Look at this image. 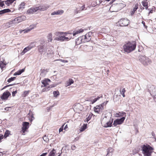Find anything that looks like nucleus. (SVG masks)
<instances>
[{
    "instance_id": "c756f323",
    "label": "nucleus",
    "mask_w": 156,
    "mask_h": 156,
    "mask_svg": "<svg viewBox=\"0 0 156 156\" xmlns=\"http://www.w3.org/2000/svg\"><path fill=\"white\" fill-rule=\"evenodd\" d=\"M126 114V113L125 112H119V113H116L115 115V116L118 117H122Z\"/></svg>"
},
{
    "instance_id": "f257e3e1",
    "label": "nucleus",
    "mask_w": 156,
    "mask_h": 156,
    "mask_svg": "<svg viewBox=\"0 0 156 156\" xmlns=\"http://www.w3.org/2000/svg\"><path fill=\"white\" fill-rule=\"evenodd\" d=\"M136 47V42L135 41H129L123 46V48L125 52L129 53L134 50Z\"/></svg>"
},
{
    "instance_id": "79ce46f5",
    "label": "nucleus",
    "mask_w": 156,
    "mask_h": 156,
    "mask_svg": "<svg viewBox=\"0 0 156 156\" xmlns=\"http://www.w3.org/2000/svg\"><path fill=\"white\" fill-rule=\"evenodd\" d=\"M53 94L55 97H57L59 94V92L58 91H54Z\"/></svg>"
},
{
    "instance_id": "bf43d9fd",
    "label": "nucleus",
    "mask_w": 156,
    "mask_h": 156,
    "mask_svg": "<svg viewBox=\"0 0 156 156\" xmlns=\"http://www.w3.org/2000/svg\"><path fill=\"white\" fill-rule=\"evenodd\" d=\"M4 9L5 13H6V12H10L11 11V10L9 9Z\"/></svg>"
},
{
    "instance_id": "603ef678",
    "label": "nucleus",
    "mask_w": 156,
    "mask_h": 156,
    "mask_svg": "<svg viewBox=\"0 0 156 156\" xmlns=\"http://www.w3.org/2000/svg\"><path fill=\"white\" fill-rule=\"evenodd\" d=\"M66 124V123H64V125H63L61 127L59 128V132H60L62 131L63 130V127L64 126V125H65V124Z\"/></svg>"
},
{
    "instance_id": "393cba45",
    "label": "nucleus",
    "mask_w": 156,
    "mask_h": 156,
    "mask_svg": "<svg viewBox=\"0 0 156 156\" xmlns=\"http://www.w3.org/2000/svg\"><path fill=\"white\" fill-rule=\"evenodd\" d=\"M142 4L144 7H145V8L146 9H147L148 8V2H147V0H145L143 1L142 2Z\"/></svg>"
},
{
    "instance_id": "13d9d810",
    "label": "nucleus",
    "mask_w": 156,
    "mask_h": 156,
    "mask_svg": "<svg viewBox=\"0 0 156 156\" xmlns=\"http://www.w3.org/2000/svg\"><path fill=\"white\" fill-rule=\"evenodd\" d=\"M102 95L101 94L99 95V96H98L96 98H95L96 99V100H98L100 98H102Z\"/></svg>"
},
{
    "instance_id": "4c0bfd02",
    "label": "nucleus",
    "mask_w": 156,
    "mask_h": 156,
    "mask_svg": "<svg viewBox=\"0 0 156 156\" xmlns=\"http://www.w3.org/2000/svg\"><path fill=\"white\" fill-rule=\"evenodd\" d=\"M52 34L51 33L48 34V41H51L52 40Z\"/></svg>"
},
{
    "instance_id": "6ab92c4d",
    "label": "nucleus",
    "mask_w": 156,
    "mask_h": 156,
    "mask_svg": "<svg viewBox=\"0 0 156 156\" xmlns=\"http://www.w3.org/2000/svg\"><path fill=\"white\" fill-rule=\"evenodd\" d=\"M32 47H31L30 46H28L27 47L25 48L23 51L21 53V54L22 55H24L28 51L30 50L31 49Z\"/></svg>"
},
{
    "instance_id": "b1692460",
    "label": "nucleus",
    "mask_w": 156,
    "mask_h": 156,
    "mask_svg": "<svg viewBox=\"0 0 156 156\" xmlns=\"http://www.w3.org/2000/svg\"><path fill=\"white\" fill-rule=\"evenodd\" d=\"M83 30L80 29V30L76 31H74L73 32V36H74L76 35L77 34H79L80 33H82L83 32ZM68 34H72V33H68Z\"/></svg>"
},
{
    "instance_id": "09e8293b",
    "label": "nucleus",
    "mask_w": 156,
    "mask_h": 156,
    "mask_svg": "<svg viewBox=\"0 0 156 156\" xmlns=\"http://www.w3.org/2000/svg\"><path fill=\"white\" fill-rule=\"evenodd\" d=\"M33 9L34 12H36L37 11L39 10V6L38 7H35V8H33Z\"/></svg>"
},
{
    "instance_id": "a878e982",
    "label": "nucleus",
    "mask_w": 156,
    "mask_h": 156,
    "mask_svg": "<svg viewBox=\"0 0 156 156\" xmlns=\"http://www.w3.org/2000/svg\"><path fill=\"white\" fill-rule=\"evenodd\" d=\"M25 70V68H23L22 69H20L17 72L15 73L14 74V76H16L17 75H20L22 73H23Z\"/></svg>"
},
{
    "instance_id": "2f4dec72",
    "label": "nucleus",
    "mask_w": 156,
    "mask_h": 156,
    "mask_svg": "<svg viewBox=\"0 0 156 156\" xmlns=\"http://www.w3.org/2000/svg\"><path fill=\"white\" fill-rule=\"evenodd\" d=\"M15 0H7L5 2V4L8 6H9L10 4H11Z\"/></svg>"
},
{
    "instance_id": "de8ad7c7",
    "label": "nucleus",
    "mask_w": 156,
    "mask_h": 156,
    "mask_svg": "<svg viewBox=\"0 0 156 156\" xmlns=\"http://www.w3.org/2000/svg\"><path fill=\"white\" fill-rule=\"evenodd\" d=\"M119 6H120L121 8H123L126 6V5L125 4L123 3H120L118 4Z\"/></svg>"
},
{
    "instance_id": "9b49d317",
    "label": "nucleus",
    "mask_w": 156,
    "mask_h": 156,
    "mask_svg": "<svg viewBox=\"0 0 156 156\" xmlns=\"http://www.w3.org/2000/svg\"><path fill=\"white\" fill-rule=\"evenodd\" d=\"M71 38H69L68 37H66L64 35L63 36H59L58 37H56L55 40L58 41H68Z\"/></svg>"
},
{
    "instance_id": "4468645a",
    "label": "nucleus",
    "mask_w": 156,
    "mask_h": 156,
    "mask_svg": "<svg viewBox=\"0 0 156 156\" xmlns=\"http://www.w3.org/2000/svg\"><path fill=\"white\" fill-rule=\"evenodd\" d=\"M36 27V25L35 24H32L30 25L29 27H28L26 29L23 30V31L24 32V33H27L30 31L34 29V28Z\"/></svg>"
},
{
    "instance_id": "aec40b11",
    "label": "nucleus",
    "mask_w": 156,
    "mask_h": 156,
    "mask_svg": "<svg viewBox=\"0 0 156 156\" xmlns=\"http://www.w3.org/2000/svg\"><path fill=\"white\" fill-rule=\"evenodd\" d=\"M4 60H3L2 61H0V67L2 70L3 69H4V68H5V66H6L7 63L5 62H4Z\"/></svg>"
},
{
    "instance_id": "052dcab7",
    "label": "nucleus",
    "mask_w": 156,
    "mask_h": 156,
    "mask_svg": "<svg viewBox=\"0 0 156 156\" xmlns=\"http://www.w3.org/2000/svg\"><path fill=\"white\" fill-rule=\"evenodd\" d=\"M5 13V12L4 9L0 11V15H2Z\"/></svg>"
},
{
    "instance_id": "ea45409f",
    "label": "nucleus",
    "mask_w": 156,
    "mask_h": 156,
    "mask_svg": "<svg viewBox=\"0 0 156 156\" xmlns=\"http://www.w3.org/2000/svg\"><path fill=\"white\" fill-rule=\"evenodd\" d=\"M53 53V51L51 49H47L46 54L47 55Z\"/></svg>"
},
{
    "instance_id": "7c9ffc66",
    "label": "nucleus",
    "mask_w": 156,
    "mask_h": 156,
    "mask_svg": "<svg viewBox=\"0 0 156 156\" xmlns=\"http://www.w3.org/2000/svg\"><path fill=\"white\" fill-rule=\"evenodd\" d=\"M56 153L55 150L53 149L51 151L48 155V156H55V154Z\"/></svg>"
},
{
    "instance_id": "8fccbe9b",
    "label": "nucleus",
    "mask_w": 156,
    "mask_h": 156,
    "mask_svg": "<svg viewBox=\"0 0 156 156\" xmlns=\"http://www.w3.org/2000/svg\"><path fill=\"white\" fill-rule=\"evenodd\" d=\"M57 60L60 61L61 62H64V63H67L68 62V60H64V59H58Z\"/></svg>"
},
{
    "instance_id": "39448f33",
    "label": "nucleus",
    "mask_w": 156,
    "mask_h": 156,
    "mask_svg": "<svg viewBox=\"0 0 156 156\" xmlns=\"http://www.w3.org/2000/svg\"><path fill=\"white\" fill-rule=\"evenodd\" d=\"M129 21L127 18H122L117 23V25L120 26H126L128 25Z\"/></svg>"
},
{
    "instance_id": "0eeeda50",
    "label": "nucleus",
    "mask_w": 156,
    "mask_h": 156,
    "mask_svg": "<svg viewBox=\"0 0 156 156\" xmlns=\"http://www.w3.org/2000/svg\"><path fill=\"white\" fill-rule=\"evenodd\" d=\"M26 19V17L24 16H19L12 20V23H13V24L18 23L23 21L25 20Z\"/></svg>"
},
{
    "instance_id": "72a5a7b5",
    "label": "nucleus",
    "mask_w": 156,
    "mask_h": 156,
    "mask_svg": "<svg viewBox=\"0 0 156 156\" xmlns=\"http://www.w3.org/2000/svg\"><path fill=\"white\" fill-rule=\"evenodd\" d=\"M10 131L9 130H6L5 133L4 135V137L5 138H6L10 134Z\"/></svg>"
},
{
    "instance_id": "3c124183",
    "label": "nucleus",
    "mask_w": 156,
    "mask_h": 156,
    "mask_svg": "<svg viewBox=\"0 0 156 156\" xmlns=\"http://www.w3.org/2000/svg\"><path fill=\"white\" fill-rule=\"evenodd\" d=\"M17 93V90H13V91L12 92V96H13V97L15 96L16 94Z\"/></svg>"
},
{
    "instance_id": "473e14b6",
    "label": "nucleus",
    "mask_w": 156,
    "mask_h": 156,
    "mask_svg": "<svg viewBox=\"0 0 156 156\" xmlns=\"http://www.w3.org/2000/svg\"><path fill=\"white\" fill-rule=\"evenodd\" d=\"M87 128V124H84L83 126L81 127L80 129V131L82 132L85 129H86Z\"/></svg>"
},
{
    "instance_id": "4d7b16f0",
    "label": "nucleus",
    "mask_w": 156,
    "mask_h": 156,
    "mask_svg": "<svg viewBox=\"0 0 156 156\" xmlns=\"http://www.w3.org/2000/svg\"><path fill=\"white\" fill-rule=\"evenodd\" d=\"M97 101V100H96V99L95 98L94 99L91 100V102L92 104H93L96 102Z\"/></svg>"
},
{
    "instance_id": "c03bdc74",
    "label": "nucleus",
    "mask_w": 156,
    "mask_h": 156,
    "mask_svg": "<svg viewBox=\"0 0 156 156\" xmlns=\"http://www.w3.org/2000/svg\"><path fill=\"white\" fill-rule=\"evenodd\" d=\"M54 87V86H51V87L49 86L45 88L42 89V91L43 92L45 91H48L49 90L50 87Z\"/></svg>"
},
{
    "instance_id": "e2e57ef3",
    "label": "nucleus",
    "mask_w": 156,
    "mask_h": 156,
    "mask_svg": "<svg viewBox=\"0 0 156 156\" xmlns=\"http://www.w3.org/2000/svg\"><path fill=\"white\" fill-rule=\"evenodd\" d=\"M142 24H143L144 26L146 28H147V26H146L145 24V23L144 21H142Z\"/></svg>"
},
{
    "instance_id": "37998d69",
    "label": "nucleus",
    "mask_w": 156,
    "mask_h": 156,
    "mask_svg": "<svg viewBox=\"0 0 156 156\" xmlns=\"http://www.w3.org/2000/svg\"><path fill=\"white\" fill-rule=\"evenodd\" d=\"M27 12L30 14H32L34 12L33 8H30L28 9L27 11Z\"/></svg>"
},
{
    "instance_id": "f03ea898",
    "label": "nucleus",
    "mask_w": 156,
    "mask_h": 156,
    "mask_svg": "<svg viewBox=\"0 0 156 156\" xmlns=\"http://www.w3.org/2000/svg\"><path fill=\"white\" fill-rule=\"evenodd\" d=\"M143 153L144 156H151L154 148L148 144L144 145L142 147Z\"/></svg>"
},
{
    "instance_id": "c9c22d12",
    "label": "nucleus",
    "mask_w": 156,
    "mask_h": 156,
    "mask_svg": "<svg viewBox=\"0 0 156 156\" xmlns=\"http://www.w3.org/2000/svg\"><path fill=\"white\" fill-rule=\"evenodd\" d=\"M12 24H13L12 23V20H11L8 22L6 23L5 24V26L7 27H10V25Z\"/></svg>"
},
{
    "instance_id": "49530a36",
    "label": "nucleus",
    "mask_w": 156,
    "mask_h": 156,
    "mask_svg": "<svg viewBox=\"0 0 156 156\" xmlns=\"http://www.w3.org/2000/svg\"><path fill=\"white\" fill-rule=\"evenodd\" d=\"M43 139L44 141H45L46 142H48L49 141V139L47 136L45 135L43 137Z\"/></svg>"
},
{
    "instance_id": "5fc2aeb1",
    "label": "nucleus",
    "mask_w": 156,
    "mask_h": 156,
    "mask_svg": "<svg viewBox=\"0 0 156 156\" xmlns=\"http://www.w3.org/2000/svg\"><path fill=\"white\" fill-rule=\"evenodd\" d=\"M84 8H85V5H83V6H81L80 8H79V9L81 11L82 10H84Z\"/></svg>"
},
{
    "instance_id": "5701e85b",
    "label": "nucleus",
    "mask_w": 156,
    "mask_h": 156,
    "mask_svg": "<svg viewBox=\"0 0 156 156\" xmlns=\"http://www.w3.org/2000/svg\"><path fill=\"white\" fill-rule=\"evenodd\" d=\"M113 149L111 147L108 148L107 150V153L106 156H111L112 154Z\"/></svg>"
},
{
    "instance_id": "412c9836",
    "label": "nucleus",
    "mask_w": 156,
    "mask_h": 156,
    "mask_svg": "<svg viewBox=\"0 0 156 156\" xmlns=\"http://www.w3.org/2000/svg\"><path fill=\"white\" fill-rule=\"evenodd\" d=\"M48 69H41V73L40 74V75L42 77H44L46 74L47 72L48 71Z\"/></svg>"
},
{
    "instance_id": "a211bd4d",
    "label": "nucleus",
    "mask_w": 156,
    "mask_h": 156,
    "mask_svg": "<svg viewBox=\"0 0 156 156\" xmlns=\"http://www.w3.org/2000/svg\"><path fill=\"white\" fill-rule=\"evenodd\" d=\"M64 12V11L62 10H58L56 11H55L51 13V15H61Z\"/></svg>"
},
{
    "instance_id": "f3484780",
    "label": "nucleus",
    "mask_w": 156,
    "mask_h": 156,
    "mask_svg": "<svg viewBox=\"0 0 156 156\" xmlns=\"http://www.w3.org/2000/svg\"><path fill=\"white\" fill-rule=\"evenodd\" d=\"M39 10L44 11L49 8V6L47 5H43L39 6Z\"/></svg>"
},
{
    "instance_id": "2eb2a0df",
    "label": "nucleus",
    "mask_w": 156,
    "mask_h": 156,
    "mask_svg": "<svg viewBox=\"0 0 156 156\" xmlns=\"http://www.w3.org/2000/svg\"><path fill=\"white\" fill-rule=\"evenodd\" d=\"M51 82V80L48 79H46L41 81L42 83L44 85L43 87H46L49 85V83Z\"/></svg>"
},
{
    "instance_id": "a19ab883",
    "label": "nucleus",
    "mask_w": 156,
    "mask_h": 156,
    "mask_svg": "<svg viewBox=\"0 0 156 156\" xmlns=\"http://www.w3.org/2000/svg\"><path fill=\"white\" fill-rule=\"evenodd\" d=\"M74 83V81L72 79H69V81L67 83L68 86H69L71 84L73 83Z\"/></svg>"
},
{
    "instance_id": "ddd939ff",
    "label": "nucleus",
    "mask_w": 156,
    "mask_h": 156,
    "mask_svg": "<svg viewBox=\"0 0 156 156\" xmlns=\"http://www.w3.org/2000/svg\"><path fill=\"white\" fill-rule=\"evenodd\" d=\"M11 95L10 93L8 91L4 92L1 97L2 100H6L9 96Z\"/></svg>"
},
{
    "instance_id": "9d476101",
    "label": "nucleus",
    "mask_w": 156,
    "mask_h": 156,
    "mask_svg": "<svg viewBox=\"0 0 156 156\" xmlns=\"http://www.w3.org/2000/svg\"><path fill=\"white\" fill-rule=\"evenodd\" d=\"M103 105H99L96 106L94 108V111L95 112L100 114L102 112L103 110Z\"/></svg>"
},
{
    "instance_id": "c85d7f7f",
    "label": "nucleus",
    "mask_w": 156,
    "mask_h": 156,
    "mask_svg": "<svg viewBox=\"0 0 156 156\" xmlns=\"http://www.w3.org/2000/svg\"><path fill=\"white\" fill-rule=\"evenodd\" d=\"M138 8V5L136 4L133 10L131 11V15H133L134 13L136 11Z\"/></svg>"
},
{
    "instance_id": "a18cd8bd",
    "label": "nucleus",
    "mask_w": 156,
    "mask_h": 156,
    "mask_svg": "<svg viewBox=\"0 0 156 156\" xmlns=\"http://www.w3.org/2000/svg\"><path fill=\"white\" fill-rule=\"evenodd\" d=\"M16 78V77H12L10 78H9L7 80V81L9 82H10L14 80Z\"/></svg>"
},
{
    "instance_id": "f8f14e48",
    "label": "nucleus",
    "mask_w": 156,
    "mask_h": 156,
    "mask_svg": "<svg viewBox=\"0 0 156 156\" xmlns=\"http://www.w3.org/2000/svg\"><path fill=\"white\" fill-rule=\"evenodd\" d=\"M29 124V123L27 122H23L22 130V131L23 133H24L26 130L28 128Z\"/></svg>"
},
{
    "instance_id": "dca6fc26",
    "label": "nucleus",
    "mask_w": 156,
    "mask_h": 156,
    "mask_svg": "<svg viewBox=\"0 0 156 156\" xmlns=\"http://www.w3.org/2000/svg\"><path fill=\"white\" fill-rule=\"evenodd\" d=\"M113 120V119H112V121H111L110 120L109 121H107V122H106V123H104V125H103L104 127L105 128L111 127L112 126V123Z\"/></svg>"
},
{
    "instance_id": "cd10ccee",
    "label": "nucleus",
    "mask_w": 156,
    "mask_h": 156,
    "mask_svg": "<svg viewBox=\"0 0 156 156\" xmlns=\"http://www.w3.org/2000/svg\"><path fill=\"white\" fill-rule=\"evenodd\" d=\"M108 119L107 118V116H105L101 120V123L102 125H104V123H105L107 122Z\"/></svg>"
},
{
    "instance_id": "1a4fd4ad",
    "label": "nucleus",
    "mask_w": 156,
    "mask_h": 156,
    "mask_svg": "<svg viewBox=\"0 0 156 156\" xmlns=\"http://www.w3.org/2000/svg\"><path fill=\"white\" fill-rule=\"evenodd\" d=\"M125 119V117H122L120 119H118L115 120L114 121L113 125L114 126H116L118 125L122 124L123 122Z\"/></svg>"
},
{
    "instance_id": "6e6d98bb",
    "label": "nucleus",
    "mask_w": 156,
    "mask_h": 156,
    "mask_svg": "<svg viewBox=\"0 0 156 156\" xmlns=\"http://www.w3.org/2000/svg\"><path fill=\"white\" fill-rule=\"evenodd\" d=\"M120 93L121 94H124L125 91V88H123L122 89V90L121 91L120 90Z\"/></svg>"
},
{
    "instance_id": "20e7f679",
    "label": "nucleus",
    "mask_w": 156,
    "mask_h": 156,
    "mask_svg": "<svg viewBox=\"0 0 156 156\" xmlns=\"http://www.w3.org/2000/svg\"><path fill=\"white\" fill-rule=\"evenodd\" d=\"M38 50L41 55H44L46 54V52H47V49L46 46L45 45L44 41H41V44L38 46Z\"/></svg>"
},
{
    "instance_id": "774afa93",
    "label": "nucleus",
    "mask_w": 156,
    "mask_h": 156,
    "mask_svg": "<svg viewBox=\"0 0 156 156\" xmlns=\"http://www.w3.org/2000/svg\"><path fill=\"white\" fill-rule=\"evenodd\" d=\"M3 138V136L2 135H0V141H1Z\"/></svg>"
},
{
    "instance_id": "69168bd1",
    "label": "nucleus",
    "mask_w": 156,
    "mask_h": 156,
    "mask_svg": "<svg viewBox=\"0 0 156 156\" xmlns=\"http://www.w3.org/2000/svg\"><path fill=\"white\" fill-rule=\"evenodd\" d=\"M64 126H65L64 127V129L66 130V129L68 128L67 125V124H66V125H65Z\"/></svg>"
},
{
    "instance_id": "f704fd0d",
    "label": "nucleus",
    "mask_w": 156,
    "mask_h": 156,
    "mask_svg": "<svg viewBox=\"0 0 156 156\" xmlns=\"http://www.w3.org/2000/svg\"><path fill=\"white\" fill-rule=\"evenodd\" d=\"M29 90L24 91L23 93L22 94V96L23 97H26L29 94Z\"/></svg>"
},
{
    "instance_id": "4be33fe9",
    "label": "nucleus",
    "mask_w": 156,
    "mask_h": 156,
    "mask_svg": "<svg viewBox=\"0 0 156 156\" xmlns=\"http://www.w3.org/2000/svg\"><path fill=\"white\" fill-rule=\"evenodd\" d=\"M83 38L82 36L79 37L77 39H76L75 41V43L76 45H79L81 44L82 42Z\"/></svg>"
},
{
    "instance_id": "864d4df0",
    "label": "nucleus",
    "mask_w": 156,
    "mask_h": 156,
    "mask_svg": "<svg viewBox=\"0 0 156 156\" xmlns=\"http://www.w3.org/2000/svg\"><path fill=\"white\" fill-rule=\"evenodd\" d=\"M91 119V117H90L89 116H88L85 119V121L88 122V121H89Z\"/></svg>"
},
{
    "instance_id": "58836bf2",
    "label": "nucleus",
    "mask_w": 156,
    "mask_h": 156,
    "mask_svg": "<svg viewBox=\"0 0 156 156\" xmlns=\"http://www.w3.org/2000/svg\"><path fill=\"white\" fill-rule=\"evenodd\" d=\"M80 11L79 9V8H76L74 9V13L75 14H77L79 12H80Z\"/></svg>"
},
{
    "instance_id": "680f3d73",
    "label": "nucleus",
    "mask_w": 156,
    "mask_h": 156,
    "mask_svg": "<svg viewBox=\"0 0 156 156\" xmlns=\"http://www.w3.org/2000/svg\"><path fill=\"white\" fill-rule=\"evenodd\" d=\"M4 5L3 2H0V6L3 7Z\"/></svg>"
},
{
    "instance_id": "e433bc0d",
    "label": "nucleus",
    "mask_w": 156,
    "mask_h": 156,
    "mask_svg": "<svg viewBox=\"0 0 156 156\" xmlns=\"http://www.w3.org/2000/svg\"><path fill=\"white\" fill-rule=\"evenodd\" d=\"M25 3L24 2H21V4L19 5V9H24L25 7Z\"/></svg>"
},
{
    "instance_id": "0e129e2a",
    "label": "nucleus",
    "mask_w": 156,
    "mask_h": 156,
    "mask_svg": "<svg viewBox=\"0 0 156 156\" xmlns=\"http://www.w3.org/2000/svg\"><path fill=\"white\" fill-rule=\"evenodd\" d=\"M76 148V146L73 145H72L71 147V149L73 150H75Z\"/></svg>"
},
{
    "instance_id": "bb28decb",
    "label": "nucleus",
    "mask_w": 156,
    "mask_h": 156,
    "mask_svg": "<svg viewBox=\"0 0 156 156\" xmlns=\"http://www.w3.org/2000/svg\"><path fill=\"white\" fill-rule=\"evenodd\" d=\"M68 33L66 32H56L55 33V34L57 36H58L60 35H63V34H65V35H67V34H68Z\"/></svg>"
},
{
    "instance_id": "338daca9",
    "label": "nucleus",
    "mask_w": 156,
    "mask_h": 156,
    "mask_svg": "<svg viewBox=\"0 0 156 156\" xmlns=\"http://www.w3.org/2000/svg\"><path fill=\"white\" fill-rule=\"evenodd\" d=\"M47 154V153H43L40 156H45Z\"/></svg>"
},
{
    "instance_id": "6e6552de",
    "label": "nucleus",
    "mask_w": 156,
    "mask_h": 156,
    "mask_svg": "<svg viewBox=\"0 0 156 156\" xmlns=\"http://www.w3.org/2000/svg\"><path fill=\"white\" fill-rule=\"evenodd\" d=\"M92 34V32H90L87 33L86 35L82 36L83 43L90 41L91 39V36Z\"/></svg>"
},
{
    "instance_id": "7ed1b4c3",
    "label": "nucleus",
    "mask_w": 156,
    "mask_h": 156,
    "mask_svg": "<svg viewBox=\"0 0 156 156\" xmlns=\"http://www.w3.org/2000/svg\"><path fill=\"white\" fill-rule=\"evenodd\" d=\"M139 59L144 66L148 65L151 62V60L145 55H140L139 57Z\"/></svg>"
},
{
    "instance_id": "423d86ee",
    "label": "nucleus",
    "mask_w": 156,
    "mask_h": 156,
    "mask_svg": "<svg viewBox=\"0 0 156 156\" xmlns=\"http://www.w3.org/2000/svg\"><path fill=\"white\" fill-rule=\"evenodd\" d=\"M148 90L151 95L153 97L154 101H156V87L152 86L150 87Z\"/></svg>"
}]
</instances>
